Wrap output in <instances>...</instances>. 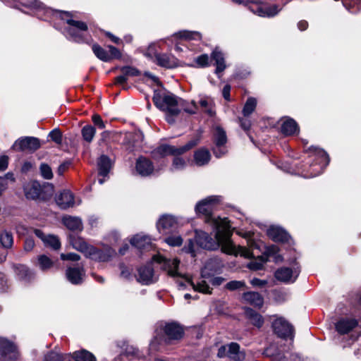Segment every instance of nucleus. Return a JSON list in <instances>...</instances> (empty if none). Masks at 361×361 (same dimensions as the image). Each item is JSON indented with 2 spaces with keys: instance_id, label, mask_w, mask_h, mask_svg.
<instances>
[{
  "instance_id": "obj_22",
  "label": "nucleus",
  "mask_w": 361,
  "mask_h": 361,
  "mask_svg": "<svg viewBox=\"0 0 361 361\" xmlns=\"http://www.w3.org/2000/svg\"><path fill=\"white\" fill-rule=\"evenodd\" d=\"M243 299L250 305L259 308H260L264 303L263 298L257 292L250 291L245 293L243 295Z\"/></svg>"
},
{
  "instance_id": "obj_28",
  "label": "nucleus",
  "mask_w": 361,
  "mask_h": 361,
  "mask_svg": "<svg viewBox=\"0 0 361 361\" xmlns=\"http://www.w3.org/2000/svg\"><path fill=\"white\" fill-rule=\"evenodd\" d=\"M177 224L176 219L171 215H163L157 223V228L161 231L174 228Z\"/></svg>"
},
{
  "instance_id": "obj_23",
  "label": "nucleus",
  "mask_w": 361,
  "mask_h": 361,
  "mask_svg": "<svg viewBox=\"0 0 361 361\" xmlns=\"http://www.w3.org/2000/svg\"><path fill=\"white\" fill-rule=\"evenodd\" d=\"M70 243L74 249L82 252L85 256L87 255L91 247V245L87 244L82 238L79 236H71Z\"/></svg>"
},
{
  "instance_id": "obj_47",
  "label": "nucleus",
  "mask_w": 361,
  "mask_h": 361,
  "mask_svg": "<svg viewBox=\"0 0 361 361\" xmlns=\"http://www.w3.org/2000/svg\"><path fill=\"white\" fill-rule=\"evenodd\" d=\"M44 243L51 247L54 250H58L61 247L59 238L55 235H48L44 239Z\"/></svg>"
},
{
  "instance_id": "obj_54",
  "label": "nucleus",
  "mask_w": 361,
  "mask_h": 361,
  "mask_svg": "<svg viewBox=\"0 0 361 361\" xmlns=\"http://www.w3.org/2000/svg\"><path fill=\"white\" fill-rule=\"evenodd\" d=\"M212 267H213V262H208L204 267L202 269L201 275L203 279H209L212 273L210 271H212Z\"/></svg>"
},
{
  "instance_id": "obj_58",
  "label": "nucleus",
  "mask_w": 361,
  "mask_h": 361,
  "mask_svg": "<svg viewBox=\"0 0 361 361\" xmlns=\"http://www.w3.org/2000/svg\"><path fill=\"white\" fill-rule=\"evenodd\" d=\"M185 166V161L183 158L176 157L173 161V167L175 169H181Z\"/></svg>"
},
{
  "instance_id": "obj_60",
  "label": "nucleus",
  "mask_w": 361,
  "mask_h": 361,
  "mask_svg": "<svg viewBox=\"0 0 361 361\" xmlns=\"http://www.w3.org/2000/svg\"><path fill=\"white\" fill-rule=\"evenodd\" d=\"M34 246V240L32 238H27L24 243V250L26 252H30L33 249Z\"/></svg>"
},
{
  "instance_id": "obj_45",
  "label": "nucleus",
  "mask_w": 361,
  "mask_h": 361,
  "mask_svg": "<svg viewBox=\"0 0 361 361\" xmlns=\"http://www.w3.org/2000/svg\"><path fill=\"white\" fill-rule=\"evenodd\" d=\"M38 264L42 271L47 270L53 266V262L44 255L38 257Z\"/></svg>"
},
{
  "instance_id": "obj_62",
  "label": "nucleus",
  "mask_w": 361,
  "mask_h": 361,
  "mask_svg": "<svg viewBox=\"0 0 361 361\" xmlns=\"http://www.w3.org/2000/svg\"><path fill=\"white\" fill-rule=\"evenodd\" d=\"M184 111L190 114H195L197 111V106L194 102H192L190 104L184 108Z\"/></svg>"
},
{
  "instance_id": "obj_57",
  "label": "nucleus",
  "mask_w": 361,
  "mask_h": 361,
  "mask_svg": "<svg viewBox=\"0 0 361 361\" xmlns=\"http://www.w3.org/2000/svg\"><path fill=\"white\" fill-rule=\"evenodd\" d=\"M92 121L94 124L97 126L99 129L105 128L106 126L102 119V117L99 114H94L92 116Z\"/></svg>"
},
{
  "instance_id": "obj_11",
  "label": "nucleus",
  "mask_w": 361,
  "mask_h": 361,
  "mask_svg": "<svg viewBox=\"0 0 361 361\" xmlns=\"http://www.w3.org/2000/svg\"><path fill=\"white\" fill-rule=\"evenodd\" d=\"M13 147L18 151L35 152L40 147V142L37 137H25L17 140Z\"/></svg>"
},
{
  "instance_id": "obj_31",
  "label": "nucleus",
  "mask_w": 361,
  "mask_h": 361,
  "mask_svg": "<svg viewBox=\"0 0 361 361\" xmlns=\"http://www.w3.org/2000/svg\"><path fill=\"white\" fill-rule=\"evenodd\" d=\"M211 154L207 149L202 148L197 150L194 154V160L197 165L203 166L209 161Z\"/></svg>"
},
{
  "instance_id": "obj_37",
  "label": "nucleus",
  "mask_w": 361,
  "mask_h": 361,
  "mask_svg": "<svg viewBox=\"0 0 361 361\" xmlns=\"http://www.w3.org/2000/svg\"><path fill=\"white\" fill-rule=\"evenodd\" d=\"M196 243L202 248L210 250L212 248L211 238L206 233H201L195 238Z\"/></svg>"
},
{
  "instance_id": "obj_9",
  "label": "nucleus",
  "mask_w": 361,
  "mask_h": 361,
  "mask_svg": "<svg viewBox=\"0 0 361 361\" xmlns=\"http://www.w3.org/2000/svg\"><path fill=\"white\" fill-rule=\"evenodd\" d=\"M0 353L3 361H14L18 357L16 346L11 341L0 338Z\"/></svg>"
},
{
  "instance_id": "obj_4",
  "label": "nucleus",
  "mask_w": 361,
  "mask_h": 361,
  "mask_svg": "<svg viewBox=\"0 0 361 361\" xmlns=\"http://www.w3.org/2000/svg\"><path fill=\"white\" fill-rule=\"evenodd\" d=\"M66 22L68 25L66 27V31L71 39L78 43H87L84 35V32H87L88 30V26L86 23L74 20L71 18H67Z\"/></svg>"
},
{
  "instance_id": "obj_43",
  "label": "nucleus",
  "mask_w": 361,
  "mask_h": 361,
  "mask_svg": "<svg viewBox=\"0 0 361 361\" xmlns=\"http://www.w3.org/2000/svg\"><path fill=\"white\" fill-rule=\"evenodd\" d=\"M191 285L192 286L194 290L203 293H212V288L208 285V283L206 280L202 279L196 284L193 282H191Z\"/></svg>"
},
{
  "instance_id": "obj_6",
  "label": "nucleus",
  "mask_w": 361,
  "mask_h": 361,
  "mask_svg": "<svg viewBox=\"0 0 361 361\" xmlns=\"http://www.w3.org/2000/svg\"><path fill=\"white\" fill-rule=\"evenodd\" d=\"M249 10L260 17L271 18L275 16L279 9L276 5H269L258 0H252Z\"/></svg>"
},
{
  "instance_id": "obj_33",
  "label": "nucleus",
  "mask_w": 361,
  "mask_h": 361,
  "mask_svg": "<svg viewBox=\"0 0 361 361\" xmlns=\"http://www.w3.org/2000/svg\"><path fill=\"white\" fill-rule=\"evenodd\" d=\"M99 174L102 176H106L111 169V163L110 159L106 155H102L98 161Z\"/></svg>"
},
{
  "instance_id": "obj_7",
  "label": "nucleus",
  "mask_w": 361,
  "mask_h": 361,
  "mask_svg": "<svg viewBox=\"0 0 361 361\" xmlns=\"http://www.w3.org/2000/svg\"><path fill=\"white\" fill-rule=\"evenodd\" d=\"M89 249L86 257L97 262H108L116 254L115 250L109 245H104L102 249L91 245Z\"/></svg>"
},
{
  "instance_id": "obj_53",
  "label": "nucleus",
  "mask_w": 361,
  "mask_h": 361,
  "mask_svg": "<svg viewBox=\"0 0 361 361\" xmlns=\"http://www.w3.org/2000/svg\"><path fill=\"white\" fill-rule=\"evenodd\" d=\"M195 62L199 67H207L209 66V56L206 54H202L195 59Z\"/></svg>"
},
{
  "instance_id": "obj_32",
  "label": "nucleus",
  "mask_w": 361,
  "mask_h": 361,
  "mask_svg": "<svg viewBox=\"0 0 361 361\" xmlns=\"http://www.w3.org/2000/svg\"><path fill=\"white\" fill-rule=\"evenodd\" d=\"M75 361H97L95 356L87 350L82 349L71 354V360Z\"/></svg>"
},
{
  "instance_id": "obj_64",
  "label": "nucleus",
  "mask_w": 361,
  "mask_h": 361,
  "mask_svg": "<svg viewBox=\"0 0 361 361\" xmlns=\"http://www.w3.org/2000/svg\"><path fill=\"white\" fill-rule=\"evenodd\" d=\"M8 164V157L7 156H2L0 157V171L6 170Z\"/></svg>"
},
{
  "instance_id": "obj_2",
  "label": "nucleus",
  "mask_w": 361,
  "mask_h": 361,
  "mask_svg": "<svg viewBox=\"0 0 361 361\" xmlns=\"http://www.w3.org/2000/svg\"><path fill=\"white\" fill-rule=\"evenodd\" d=\"M154 105L160 110L167 113L166 119L168 123L174 122L173 116H177L180 112L178 108V99L171 93L160 92L154 91L152 98Z\"/></svg>"
},
{
  "instance_id": "obj_41",
  "label": "nucleus",
  "mask_w": 361,
  "mask_h": 361,
  "mask_svg": "<svg viewBox=\"0 0 361 361\" xmlns=\"http://www.w3.org/2000/svg\"><path fill=\"white\" fill-rule=\"evenodd\" d=\"M0 242L5 248H11L13 244V238L10 232L4 231L0 234Z\"/></svg>"
},
{
  "instance_id": "obj_15",
  "label": "nucleus",
  "mask_w": 361,
  "mask_h": 361,
  "mask_svg": "<svg viewBox=\"0 0 361 361\" xmlns=\"http://www.w3.org/2000/svg\"><path fill=\"white\" fill-rule=\"evenodd\" d=\"M155 61L157 65L166 68H173L178 66V59L166 54H156Z\"/></svg>"
},
{
  "instance_id": "obj_56",
  "label": "nucleus",
  "mask_w": 361,
  "mask_h": 361,
  "mask_svg": "<svg viewBox=\"0 0 361 361\" xmlns=\"http://www.w3.org/2000/svg\"><path fill=\"white\" fill-rule=\"evenodd\" d=\"M61 259L62 260H68V261H73L77 262L80 259V256L76 253L71 252L68 254L62 253L61 255Z\"/></svg>"
},
{
  "instance_id": "obj_3",
  "label": "nucleus",
  "mask_w": 361,
  "mask_h": 361,
  "mask_svg": "<svg viewBox=\"0 0 361 361\" xmlns=\"http://www.w3.org/2000/svg\"><path fill=\"white\" fill-rule=\"evenodd\" d=\"M199 142V138L190 140L184 146L176 147L169 145H161L152 152L154 159H159L168 155H179L190 150Z\"/></svg>"
},
{
  "instance_id": "obj_51",
  "label": "nucleus",
  "mask_w": 361,
  "mask_h": 361,
  "mask_svg": "<svg viewBox=\"0 0 361 361\" xmlns=\"http://www.w3.org/2000/svg\"><path fill=\"white\" fill-rule=\"evenodd\" d=\"M165 242L171 246H180L183 243V239L180 235H172L166 238Z\"/></svg>"
},
{
  "instance_id": "obj_49",
  "label": "nucleus",
  "mask_w": 361,
  "mask_h": 361,
  "mask_svg": "<svg viewBox=\"0 0 361 361\" xmlns=\"http://www.w3.org/2000/svg\"><path fill=\"white\" fill-rule=\"evenodd\" d=\"M121 71L127 78L129 76H137L140 74V71L137 68L131 66H123L121 68Z\"/></svg>"
},
{
  "instance_id": "obj_44",
  "label": "nucleus",
  "mask_w": 361,
  "mask_h": 361,
  "mask_svg": "<svg viewBox=\"0 0 361 361\" xmlns=\"http://www.w3.org/2000/svg\"><path fill=\"white\" fill-rule=\"evenodd\" d=\"M263 355L266 357H270L273 361H285L286 357L284 355L281 353L279 351H277L276 353L271 352V348H267Z\"/></svg>"
},
{
  "instance_id": "obj_55",
  "label": "nucleus",
  "mask_w": 361,
  "mask_h": 361,
  "mask_svg": "<svg viewBox=\"0 0 361 361\" xmlns=\"http://www.w3.org/2000/svg\"><path fill=\"white\" fill-rule=\"evenodd\" d=\"M107 47L109 50V56L110 57V61L114 59H119L121 58L122 54L118 49L112 45H109Z\"/></svg>"
},
{
  "instance_id": "obj_40",
  "label": "nucleus",
  "mask_w": 361,
  "mask_h": 361,
  "mask_svg": "<svg viewBox=\"0 0 361 361\" xmlns=\"http://www.w3.org/2000/svg\"><path fill=\"white\" fill-rule=\"evenodd\" d=\"M92 49L94 55L101 61L104 62L110 61L109 53L98 44H94Z\"/></svg>"
},
{
  "instance_id": "obj_14",
  "label": "nucleus",
  "mask_w": 361,
  "mask_h": 361,
  "mask_svg": "<svg viewBox=\"0 0 361 361\" xmlns=\"http://www.w3.org/2000/svg\"><path fill=\"white\" fill-rule=\"evenodd\" d=\"M135 169L141 176H150L154 171L153 163L145 157H140L136 160Z\"/></svg>"
},
{
  "instance_id": "obj_36",
  "label": "nucleus",
  "mask_w": 361,
  "mask_h": 361,
  "mask_svg": "<svg viewBox=\"0 0 361 361\" xmlns=\"http://www.w3.org/2000/svg\"><path fill=\"white\" fill-rule=\"evenodd\" d=\"M214 142L218 148L224 146L227 142L225 130L220 126H216L214 130Z\"/></svg>"
},
{
  "instance_id": "obj_13",
  "label": "nucleus",
  "mask_w": 361,
  "mask_h": 361,
  "mask_svg": "<svg viewBox=\"0 0 361 361\" xmlns=\"http://www.w3.org/2000/svg\"><path fill=\"white\" fill-rule=\"evenodd\" d=\"M12 268L16 278L25 283H30L35 277L34 272L25 264H13Z\"/></svg>"
},
{
  "instance_id": "obj_61",
  "label": "nucleus",
  "mask_w": 361,
  "mask_h": 361,
  "mask_svg": "<svg viewBox=\"0 0 361 361\" xmlns=\"http://www.w3.org/2000/svg\"><path fill=\"white\" fill-rule=\"evenodd\" d=\"M8 288L7 279L4 273H0V290L5 291Z\"/></svg>"
},
{
  "instance_id": "obj_1",
  "label": "nucleus",
  "mask_w": 361,
  "mask_h": 361,
  "mask_svg": "<svg viewBox=\"0 0 361 361\" xmlns=\"http://www.w3.org/2000/svg\"><path fill=\"white\" fill-rule=\"evenodd\" d=\"M218 200L216 197H209L196 205V212L205 217L206 221H212L216 232V239L219 245L221 247V250L229 255H240L245 258H252L253 257L251 251L243 246H235L231 240L232 231L229 221L226 218H215L212 216V202Z\"/></svg>"
},
{
  "instance_id": "obj_16",
  "label": "nucleus",
  "mask_w": 361,
  "mask_h": 361,
  "mask_svg": "<svg viewBox=\"0 0 361 361\" xmlns=\"http://www.w3.org/2000/svg\"><path fill=\"white\" fill-rule=\"evenodd\" d=\"M56 202L61 209H66L74 205V197L69 190H63L56 196Z\"/></svg>"
},
{
  "instance_id": "obj_8",
  "label": "nucleus",
  "mask_w": 361,
  "mask_h": 361,
  "mask_svg": "<svg viewBox=\"0 0 361 361\" xmlns=\"http://www.w3.org/2000/svg\"><path fill=\"white\" fill-rule=\"evenodd\" d=\"M300 272L299 267L293 268L281 267L274 274L275 278L283 283H290L295 281Z\"/></svg>"
},
{
  "instance_id": "obj_30",
  "label": "nucleus",
  "mask_w": 361,
  "mask_h": 361,
  "mask_svg": "<svg viewBox=\"0 0 361 361\" xmlns=\"http://www.w3.org/2000/svg\"><path fill=\"white\" fill-rule=\"evenodd\" d=\"M211 57L215 61L216 73H219L224 71L226 68V64L223 53L219 49H215L212 51Z\"/></svg>"
},
{
  "instance_id": "obj_29",
  "label": "nucleus",
  "mask_w": 361,
  "mask_h": 361,
  "mask_svg": "<svg viewBox=\"0 0 361 361\" xmlns=\"http://www.w3.org/2000/svg\"><path fill=\"white\" fill-rule=\"evenodd\" d=\"M246 317L249 319L250 322L257 326V328H260L264 324V319L262 316L255 311L251 308H246L245 312Z\"/></svg>"
},
{
  "instance_id": "obj_24",
  "label": "nucleus",
  "mask_w": 361,
  "mask_h": 361,
  "mask_svg": "<svg viewBox=\"0 0 361 361\" xmlns=\"http://www.w3.org/2000/svg\"><path fill=\"white\" fill-rule=\"evenodd\" d=\"M42 189L38 182H32L25 188V196L28 199L36 200L40 197Z\"/></svg>"
},
{
  "instance_id": "obj_35",
  "label": "nucleus",
  "mask_w": 361,
  "mask_h": 361,
  "mask_svg": "<svg viewBox=\"0 0 361 361\" xmlns=\"http://www.w3.org/2000/svg\"><path fill=\"white\" fill-rule=\"evenodd\" d=\"M199 104L202 110L209 116L212 117L216 114L214 103L210 99L202 97L200 99Z\"/></svg>"
},
{
  "instance_id": "obj_27",
  "label": "nucleus",
  "mask_w": 361,
  "mask_h": 361,
  "mask_svg": "<svg viewBox=\"0 0 361 361\" xmlns=\"http://www.w3.org/2000/svg\"><path fill=\"white\" fill-rule=\"evenodd\" d=\"M137 281L143 284L152 282L153 269L150 266L142 267L138 269Z\"/></svg>"
},
{
  "instance_id": "obj_25",
  "label": "nucleus",
  "mask_w": 361,
  "mask_h": 361,
  "mask_svg": "<svg viewBox=\"0 0 361 361\" xmlns=\"http://www.w3.org/2000/svg\"><path fill=\"white\" fill-rule=\"evenodd\" d=\"M281 132L285 135H296L299 132L298 123L292 118H288L281 124Z\"/></svg>"
},
{
  "instance_id": "obj_59",
  "label": "nucleus",
  "mask_w": 361,
  "mask_h": 361,
  "mask_svg": "<svg viewBox=\"0 0 361 361\" xmlns=\"http://www.w3.org/2000/svg\"><path fill=\"white\" fill-rule=\"evenodd\" d=\"M121 276L126 279H130L131 276V270L125 267L123 264L120 266Z\"/></svg>"
},
{
  "instance_id": "obj_10",
  "label": "nucleus",
  "mask_w": 361,
  "mask_h": 361,
  "mask_svg": "<svg viewBox=\"0 0 361 361\" xmlns=\"http://www.w3.org/2000/svg\"><path fill=\"white\" fill-rule=\"evenodd\" d=\"M274 333L280 338H286L293 337L294 329L293 326L283 318H277L272 324Z\"/></svg>"
},
{
  "instance_id": "obj_26",
  "label": "nucleus",
  "mask_w": 361,
  "mask_h": 361,
  "mask_svg": "<svg viewBox=\"0 0 361 361\" xmlns=\"http://www.w3.org/2000/svg\"><path fill=\"white\" fill-rule=\"evenodd\" d=\"M62 222L69 230L80 231L82 230V223L78 217L66 216L63 217Z\"/></svg>"
},
{
  "instance_id": "obj_63",
  "label": "nucleus",
  "mask_w": 361,
  "mask_h": 361,
  "mask_svg": "<svg viewBox=\"0 0 361 361\" xmlns=\"http://www.w3.org/2000/svg\"><path fill=\"white\" fill-rule=\"evenodd\" d=\"M228 345H221L218 350L217 357L219 358H224L226 356H228Z\"/></svg>"
},
{
  "instance_id": "obj_20",
  "label": "nucleus",
  "mask_w": 361,
  "mask_h": 361,
  "mask_svg": "<svg viewBox=\"0 0 361 361\" xmlns=\"http://www.w3.org/2000/svg\"><path fill=\"white\" fill-rule=\"evenodd\" d=\"M228 357L233 361H244L245 353L240 351V345L235 342H232L228 345Z\"/></svg>"
},
{
  "instance_id": "obj_12",
  "label": "nucleus",
  "mask_w": 361,
  "mask_h": 361,
  "mask_svg": "<svg viewBox=\"0 0 361 361\" xmlns=\"http://www.w3.org/2000/svg\"><path fill=\"white\" fill-rule=\"evenodd\" d=\"M154 262L162 264L161 268L167 271L168 274L171 276H176L178 274V267L179 260L177 259H168L161 255H154L152 257Z\"/></svg>"
},
{
  "instance_id": "obj_5",
  "label": "nucleus",
  "mask_w": 361,
  "mask_h": 361,
  "mask_svg": "<svg viewBox=\"0 0 361 361\" xmlns=\"http://www.w3.org/2000/svg\"><path fill=\"white\" fill-rule=\"evenodd\" d=\"M183 336L184 329L178 323H167L163 327L162 341L167 345L179 341Z\"/></svg>"
},
{
  "instance_id": "obj_18",
  "label": "nucleus",
  "mask_w": 361,
  "mask_h": 361,
  "mask_svg": "<svg viewBox=\"0 0 361 361\" xmlns=\"http://www.w3.org/2000/svg\"><path fill=\"white\" fill-rule=\"evenodd\" d=\"M130 243L140 250H149L152 247V240L149 236L137 234L131 240Z\"/></svg>"
},
{
  "instance_id": "obj_48",
  "label": "nucleus",
  "mask_w": 361,
  "mask_h": 361,
  "mask_svg": "<svg viewBox=\"0 0 361 361\" xmlns=\"http://www.w3.org/2000/svg\"><path fill=\"white\" fill-rule=\"evenodd\" d=\"M245 283L243 281H231L226 283V288L231 291L244 288Z\"/></svg>"
},
{
  "instance_id": "obj_42",
  "label": "nucleus",
  "mask_w": 361,
  "mask_h": 361,
  "mask_svg": "<svg viewBox=\"0 0 361 361\" xmlns=\"http://www.w3.org/2000/svg\"><path fill=\"white\" fill-rule=\"evenodd\" d=\"M257 106V100L254 97H249L243 109V114L245 116L250 115L255 109Z\"/></svg>"
},
{
  "instance_id": "obj_46",
  "label": "nucleus",
  "mask_w": 361,
  "mask_h": 361,
  "mask_svg": "<svg viewBox=\"0 0 361 361\" xmlns=\"http://www.w3.org/2000/svg\"><path fill=\"white\" fill-rule=\"evenodd\" d=\"M39 171L41 176L47 180H50L53 178V172L51 168L45 163H42L39 166Z\"/></svg>"
},
{
  "instance_id": "obj_52",
  "label": "nucleus",
  "mask_w": 361,
  "mask_h": 361,
  "mask_svg": "<svg viewBox=\"0 0 361 361\" xmlns=\"http://www.w3.org/2000/svg\"><path fill=\"white\" fill-rule=\"evenodd\" d=\"M49 136L51 140L57 144H61L62 142V133L59 128H55L51 130L49 133Z\"/></svg>"
},
{
  "instance_id": "obj_38",
  "label": "nucleus",
  "mask_w": 361,
  "mask_h": 361,
  "mask_svg": "<svg viewBox=\"0 0 361 361\" xmlns=\"http://www.w3.org/2000/svg\"><path fill=\"white\" fill-rule=\"evenodd\" d=\"M96 133V129L91 125H86L81 129L82 139L87 143L92 142Z\"/></svg>"
},
{
  "instance_id": "obj_50",
  "label": "nucleus",
  "mask_w": 361,
  "mask_h": 361,
  "mask_svg": "<svg viewBox=\"0 0 361 361\" xmlns=\"http://www.w3.org/2000/svg\"><path fill=\"white\" fill-rule=\"evenodd\" d=\"M267 262L266 258H263L262 257L259 260H255L250 262L247 264V267L251 270H260L263 268L264 264Z\"/></svg>"
},
{
  "instance_id": "obj_21",
  "label": "nucleus",
  "mask_w": 361,
  "mask_h": 361,
  "mask_svg": "<svg viewBox=\"0 0 361 361\" xmlns=\"http://www.w3.org/2000/svg\"><path fill=\"white\" fill-rule=\"evenodd\" d=\"M267 234L276 242H286L289 239L287 232L279 227H270L267 231Z\"/></svg>"
},
{
  "instance_id": "obj_19",
  "label": "nucleus",
  "mask_w": 361,
  "mask_h": 361,
  "mask_svg": "<svg viewBox=\"0 0 361 361\" xmlns=\"http://www.w3.org/2000/svg\"><path fill=\"white\" fill-rule=\"evenodd\" d=\"M357 325L354 319H341L336 324V329L340 334H345L352 331Z\"/></svg>"
},
{
  "instance_id": "obj_39",
  "label": "nucleus",
  "mask_w": 361,
  "mask_h": 361,
  "mask_svg": "<svg viewBox=\"0 0 361 361\" xmlns=\"http://www.w3.org/2000/svg\"><path fill=\"white\" fill-rule=\"evenodd\" d=\"M44 361H71V354H59L51 351L44 356Z\"/></svg>"
},
{
  "instance_id": "obj_34",
  "label": "nucleus",
  "mask_w": 361,
  "mask_h": 361,
  "mask_svg": "<svg viewBox=\"0 0 361 361\" xmlns=\"http://www.w3.org/2000/svg\"><path fill=\"white\" fill-rule=\"evenodd\" d=\"M174 37L185 40H201L202 35L197 31L182 30L174 34Z\"/></svg>"
},
{
  "instance_id": "obj_17",
  "label": "nucleus",
  "mask_w": 361,
  "mask_h": 361,
  "mask_svg": "<svg viewBox=\"0 0 361 361\" xmlns=\"http://www.w3.org/2000/svg\"><path fill=\"white\" fill-rule=\"evenodd\" d=\"M66 276L71 283L80 284L85 276V270L82 267H68L66 271Z\"/></svg>"
}]
</instances>
